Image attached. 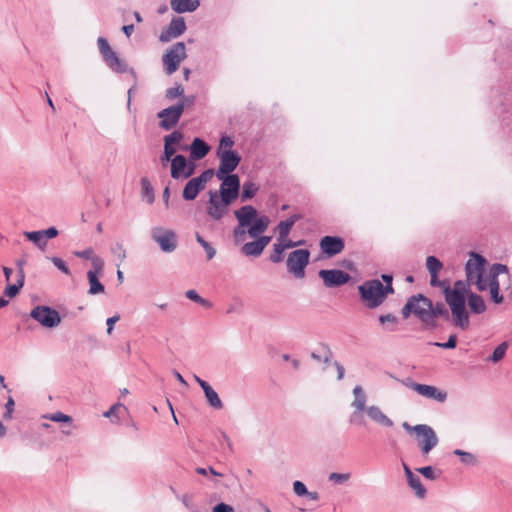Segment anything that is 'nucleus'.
Segmentation results:
<instances>
[{"instance_id":"7ed1b4c3","label":"nucleus","mask_w":512,"mask_h":512,"mask_svg":"<svg viewBox=\"0 0 512 512\" xmlns=\"http://www.w3.org/2000/svg\"><path fill=\"white\" fill-rule=\"evenodd\" d=\"M187 57L184 42H177L172 45L162 57L165 71L168 75L176 72L181 62Z\"/></svg>"},{"instance_id":"6e6552de","label":"nucleus","mask_w":512,"mask_h":512,"mask_svg":"<svg viewBox=\"0 0 512 512\" xmlns=\"http://www.w3.org/2000/svg\"><path fill=\"white\" fill-rule=\"evenodd\" d=\"M217 156L220 160L219 167L215 173L217 178L223 175L231 174L241 162V156L235 150H217Z\"/></svg>"},{"instance_id":"6ab92c4d","label":"nucleus","mask_w":512,"mask_h":512,"mask_svg":"<svg viewBox=\"0 0 512 512\" xmlns=\"http://www.w3.org/2000/svg\"><path fill=\"white\" fill-rule=\"evenodd\" d=\"M186 31V23L183 17H173L169 26L162 30L159 40L163 43L181 36Z\"/></svg>"},{"instance_id":"3c124183","label":"nucleus","mask_w":512,"mask_h":512,"mask_svg":"<svg viewBox=\"0 0 512 512\" xmlns=\"http://www.w3.org/2000/svg\"><path fill=\"white\" fill-rule=\"evenodd\" d=\"M175 153L176 149L174 148V146L164 145L163 155L160 158L162 165L164 166L166 165V163L171 161L173 159V156H175Z\"/></svg>"},{"instance_id":"e433bc0d","label":"nucleus","mask_w":512,"mask_h":512,"mask_svg":"<svg viewBox=\"0 0 512 512\" xmlns=\"http://www.w3.org/2000/svg\"><path fill=\"white\" fill-rule=\"evenodd\" d=\"M453 454L460 457V461L464 465L474 466L478 462L477 457L473 453L466 452L461 449H455Z\"/></svg>"},{"instance_id":"cd10ccee","label":"nucleus","mask_w":512,"mask_h":512,"mask_svg":"<svg viewBox=\"0 0 512 512\" xmlns=\"http://www.w3.org/2000/svg\"><path fill=\"white\" fill-rule=\"evenodd\" d=\"M170 5L176 13L194 12L200 5V0H170Z\"/></svg>"},{"instance_id":"ea45409f","label":"nucleus","mask_w":512,"mask_h":512,"mask_svg":"<svg viewBox=\"0 0 512 512\" xmlns=\"http://www.w3.org/2000/svg\"><path fill=\"white\" fill-rule=\"evenodd\" d=\"M258 191V187L255 183L251 181L244 182L242 186V192H241V200L247 201L251 198H253Z\"/></svg>"},{"instance_id":"c756f323","label":"nucleus","mask_w":512,"mask_h":512,"mask_svg":"<svg viewBox=\"0 0 512 512\" xmlns=\"http://www.w3.org/2000/svg\"><path fill=\"white\" fill-rule=\"evenodd\" d=\"M501 273H508V268L504 264H494L490 268L489 277H488V288L489 290L492 289H500V283L498 280V276Z\"/></svg>"},{"instance_id":"c03bdc74","label":"nucleus","mask_w":512,"mask_h":512,"mask_svg":"<svg viewBox=\"0 0 512 512\" xmlns=\"http://www.w3.org/2000/svg\"><path fill=\"white\" fill-rule=\"evenodd\" d=\"M284 247L280 244V242H277L273 245V251L270 254V261L273 263H280L284 260Z\"/></svg>"},{"instance_id":"f8f14e48","label":"nucleus","mask_w":512,"mask_h":512,"mask_svg":"<svg viewBox=\"0 0 512 512\" xmlns=\"http://www.w3.org/2000/svg\"><path fill=\"white\" fill-rule=\"evenodd\" d=\"M195 171L194 163H188L185 156L178 154L171 160V177L173 179L189 178Z\"/></svg>"},{"instance_id":"338daca9","label":"nucleus","mask_w":512,"mask_h":512,"mask_svg":"<svg viewBox=\"0 0 512 512\" xmlns=\"http://www.w3.org/2000/svg\"><path fill=\"white\" fill-rule=\"evenodd\" d=\"M74 255L76 257L87 259V260H92V258L95 257L94 251H93L92 248H87V249H85L83 251H75Z\"/></svg>"},{"instance_id":"680f3d73","label":"nucleus","mask_w":512,"mask_h":512,"mask_svg":"<svg viewBox=\"0 0 512 512\" xmlns=\"http://www.w3.org/2000/svg\"><path fill=\"white\" fill-rule=\"evenodd\" d=\"M414 298H408L406 304L401 309V314L404 319H407L410 317L411 314H413V302Z\"/></svg>"},{"instance_id":"f704fd0d","label":"nucleus","mask_w":512,"mask_h":512,"mask_svg":"<svg viewBox=\"0 0 512 512\" xmlns=\"http://www.w3.org/2000/svg\"><path fill=\"white\" fill-rule=\"evenodd\" d=\"M407 482L409 487L414 491L415 496L418 499H424L426 497L427 490L423 486L419 476L415 475L414 477L410 478Z\"/></svg>"},{"instance_id":"69168bd1","label":"nucleus","mask_w":512,"mask_h":512,"mask_svg":"<svg viewBox=\"0 0 512 512\" xmlns=\"http://www.w3.org/2000/svg\"><path fill=\"white\" fill-rule=\"evenodd\" d=\"M234 145V140L230 136H222L219 143V148L221 150H228Z\"/></svg>"},{"instance_id":"423d86ee","label":"nucleus","mask_w":512,"mask_h":512,"mask_svg":"<svg viewBox=\"0 0 512 512\" xmlns=\"http://www.w3.org/2000/svg\"><path fill=\"white\" fill-rule=\"evenodd\" d=\"M99 52L102 55L106 65L116 73H124L127 71V65L119 59L117 54L112 50L108 41L104 37L97 40Z\"/></svg>"},{"instance_id":"a878e982","label":"nucleus","mask_w":512,"mask_h":512,"mask_svg":"<svg viewBox=\"0 0 512 512\" xmlns=\"http://www.w3.org/2000/svg\"><path fill=\"white\" fill-rule=\"evenodd\" d=\"M365 412L367 413L368 417L375 423L384 427L393 426V421L386 414H384L378 406H368Z\"/></svg>"},{"instance_id":"8fccbe9b","label":"nucleus","mask_w":512,"mask_h":512,"mask_svg":"<svg viewBox=\"0 0 512 512\" xmlns=\"http://www.w3.org/2000/svg\"><path fill=\"white\" fill-rule=\"evenodd\" d=\"M416 471L429 480H435L440 475V472L438 474L435 473V469L432 466L417 468Z\"/></svg>"},{"instance_id":"1a4fd4ad","label":"nucleus","mask_w":512,"mask_h":512,"mask_svg":"<svg viewBox=\"0 0 512 512\" xmlns=\"http://www.w3.org/2000/svg\"><path fill=\"white\" fill-rule=\"evenodd\" d=\"M213 176L214 170L206 169L199 176L190 179L183 189V198L186 201L194 200L198 193L205 188V185L212 179Z\"/></svg>"},{"instance_id":"7c9ffc66","label":"nucleus","mask_w":512,"mask_h":512,"mask_svg":"<svg viewBox=\"0 0 512 512\" xmlns=\"http://www.w3.org/2000/svg\"><path fill=\"white\" fill-rule=\"evenodd\" d=\"M333 357V353L326 343H320L319 347L316 351L311 353V358L318 362H323L325 364L330 363Z\"/></svg>"},{"instance_id":"f257e3e1","label":"nucleus","mask_w":512,"mask_h":512,"mask_svg":"<svg viewBox=\"0 0 512 512\" xmlns=\"http://www.w3.org/2000/svg\"><path fill=\"white\" fill-rule=\"evenodd\" d=\"M467 292V283L462 280H457L453 288L449 284L444 287V296L451 310L453 324L462 330H467L470 325L469 313L466 309Z\"/></svg>"},{"instance_id":"b1692460","label":"nucleus","mask_w":512,"mask_h":512,"mask_svg":"<svg viewBox=\"0 0 512 512\" xmlns=\"http://www.w3.org/2000/svg\"><path fill=\"white\" fill-rule=\"evenodd\" d=\"M354 400L351 406L355 409L350 416V422H354L358 413L366 410L367 396L360 385H357L353 389Z\"/></svg>"},{"instance_id":"2f4dec72","label":"nucleus","mask_w":512,"mask_h":512,"mask_svg":"<svg viewBox=\"0 0 512 512\" xmlns=\"http://www.w3.org/2000/svg\"><path fill=\"white\" fill-rule=\"evenodd\" d=\"M468 306L474 314H481L486 310V304L482 296L473 292L468 294Z\"/></svg>"},{"instance_id":"de8ad7c7","label":"nucleus","mask_w":512,"mask_h":512,"mask_svg":"<svg viewBox=\"0 0 512 512\" xmlns=\"http://www.w3.org/2000/svg\"><path fill=\"white\" fill-rule=\"evenodd\" d=\"M44 418L53 421V422H63V423H72V417L66 415L62 412H56L52 414L45 415Z\"/></svg>"},{"instance_id":"4468645a","label":"nucleus","mask_w":512,"mask_h":512,"mask_svg":"<svg viewBox=\"0 0 512 512\" xmlns=\"http://www.w3.org/2000/svg\"><path fill=\"white\" fill-rule=\"evenodd\" d=\"M222 181L219 193L222 196L234 201L240 190V178L237 174H226L222 178H218Z\"/></svg>"},{"instance_id":"39448f33","label":"nucleus","mask_w":512,"mask_h":512,"mask_svg":"<svg viewBox=\"0 0 512 512\" xmlns=\"http://www.w3.org/2000/svg\"><path fill=\"white\" fill-rule=\"evenodd\" d=\"M30 316L45 328H55L61 323L58 311L46 305L34 307L30 312Z\"/></svg>"},{"instance_id":"774afa93","label":"nucleus","mask_w":512,"mask_h":512,"mask_svg":"<svg viewBox=\"0 0 512 512\" xmlns=\"http://www.w3.org/2000/svg\"><path fill=\"white\" fill-rule=\"evenodd\" d=\"M212 512H234V509L226 503H219L213 507Z\"/></svg>"},{"instance_id":"0e129e2a","label":"nucleus","mask_w":512,"mask_h":512,"mask_svg":"<svg viewBox=\"0 0 512 512\" xmlns=\"http://www.w3.org/2000/svg\"><path fill=\"white\" fill-rule=\"evenodd\" d=\"M111 251L114 255L118 257V259L122 262L126 258V251L123 248V245L120 243H116L112 248Z\"/></svg>"},{"instance_id":"79ce46f5","label":"nucleus","mask_w":512,"mask_h":512,"mask_svg":"<svg viewBox=\"0 0 512 512\" xmlns=\"http://www.w3.org/2000/svg\"><path fill=\"white\" fill-rule=\"evenodd\" d=\"M185 296L195 302V303H198L199 305L205 307V308H211L212 307V303L210 301H208L207 299H204L203 297H201L196 290L194 289H190V290H187L185 292Z\"/></svg>"},{"instance_id":"0eeeda50","label":"nucleus","mask_w":512,"mask_h":512,"mask_svg":"<svg viewBox=\"0 0 512 512\" xmlns=\"http://www.w3.org/2000/svg\"><path fill=\"white\" fill-rule=\"evenodd\" d=\"M151 238L164 253H172L178 246V238L174 231L155 227L151 231Z\"/></svg>"},{"instance_id":"a18cd8bd","label":"nucleus","mask_w":512,"mask_h":512,"mask_svg":"<svg viewBox=\"0 0 512 512\" xmlns=\"http://www.w3.org/2000/svg\"><path fill=\"white\" fill-rule=\"evenodd\" d=\"M197 242L204 248L207 256V260H211L216 255V250L212 247V245L207 242L203 237H201L198 233L196 234Z\"/></svg>"},{"instance_id":"f03ea898","label":"nucleus","mask_w":512,"mask_h":512,"mask_svg":"<svg viewBox=\"0 0 512 512\" xmlns=\"http://www.w3.org/2000/svg\"><path fill=\"white\" fill-rule=\"evenodd\" d=\"M358 293L362 303L368 309L378 308L390 295L382 288V282L378 279L363 282L358 286Z\"/></svg>"},{"instance_id":"4d7b16f0","label":"nucleus","mask_w":512,"mask_h":512,"mask_svg":"<svg viewBox=\"0 0 512 512\" xmlns=\"http://www.w3.org/2000/svg\"><path fill=\"white\" fill-rule=\"evenodd\" d=\"M195 100H196V98L193 95L182 96L181 100L177 104H175V106H182V113H183L185 108H189L194 105Z\"/></svg>"},{"instance_id":"6e6d98bb","label":"nucleus","mask_w":512,"mask_h":512,"mask_svg":"<svg viewBox=\"0 0 512 512\" xmlns=\"http://www.w3.org/2000/svg\"><path fill=\"white\" fill-rule=\"evenodd\" d=\"M52 263L54 266L59 269L61 272H63L66 275H70L71 271L69 267L66 265V263L59 257H52L51 258Z\"/></svg>"},{"instance_id":"58836bf2","label":"nucleus","mask_w":512,"mask_h":512,"mask_svg":"<svg viewBox=\"0 0 512 512\" xmlns=\"http://www.w3.org/2000/svg\"><path fill=\"white\" fill-rule=\"evenodd\" d=\"M378 320L386 331H394V326L398 323V318L391 313L380 315Z\"/></svg>"},{"instance_id":"c9c22d12","label":"nucleus","mask_w":512,"mask_h":512,"mask_svg":"<svg viewBox=\"0 0 512 512\" xmlns=\"http://www.w3.org/2000/svg\"><path fill=\"white\" fill-rule=\"evenodd\" d=\"M142 198L149 204L154 202V191L150 181L143 177L141 179Z\"/></svg>"},{"instance_id":"412c9836","label":"nucleus","mask_w":512,"mask_h":512,"mask_svg":"<svg viewBox=\"0 0 512 512\" xmlns=\"http://www.w3.org/2000/svg\"><path fill=\"white\" fill-rule=\"evenodd\" d=\"M410 298H414L413 303V315H415L422 323L426 326L428 324L429 308L431 300L423 294L413 295Z\"/></svg>"},{"instance_id":"9d476101","label":"nucleus","mask_w":512,"mask_h":512,"mask_svg":"<svg viewBox=\"0 0 512 512\" xmlns=\"http://www.w3.org/2000/svg\"><path fill=\"white\" fill-rule=\"evenodd\" d=\"M209 195L207 213L213 220L218 221L228 212L233 201L217 192L210 191Z\"/></svg>"},{"instance_id":"09e8293b","label":"nucleus","mask_w":512,"mask_h":512,"mask_svg":"<svg viewBox=\"0 0 512 512\" xmlns=\"http://www.w3.org/2000/svg\"><path fill=\"white\" fill-rule=\"evenodd\" d=\"M184 94V88L182 85L177 84L175 87L168 88L165 93V97L168 100H173L178 97H182Z\"/></svg>"},{"instance_id":"aec40b11","label":"nucleus","mask_w":512,"mask_h":512,"mask_svg":"<svg viewBox=\"0 0 512 512\" xmlns=\"http://www.w3.org/2000/svg\"><path fill=\"white\" fill-rule=\"evenodd\" d=\"M271 241L270 236H262L258 239L246 240L243 242V246L241 247V252L245 256L258 257L263 252L264 248Z\"/></svg>"},{"instance_id":"2eb2a0df","label":"nucleus","mask_w":512,"mask_h":512,"mask_svg":"<svg viewBox=\"0 0 512 512\" xmlns=\"http://www.w3.org/2000/svg\"><path fill=\"white\" fill-rule=\"evenodd\" d=\"M416 438L423 455H427L439 442L436 432L429 425H424L423 430L420 431Z\"/></svg>"},{"instance_id":"4c0bfd02","label":"nucleus","mask_w":512,"mask_h":512,"mask_svg":"<svg viewBox=\"0 0 512 512\" xmlns=\"http://www.w3.org/2000/svg\"><path fill=\"white\" fill-rule=\"evenodd\" d=\"M25 282V276L20 275V278L17 277V281L15 284H8L4 289V295L13 298L15 297L20 289L23 287Z\"/></svg>"},{"instance_id":"37998d69","label":"nucleus","mask_w":512,"mask_h":512,"mask_svg":"<svg viewBox=\"0 0 512 512\" xmlns=\"http://www.w3.org/2000/svg\"><path fill=\"white\" fill-rule=\"evenodd\" d=\"M426 267L429 274H439L443 268V264L437 257L428 256L426 259Z\"/></svg>"},{"instance_id":"473e14b6","label":"nucleus","mask_w":512,"mask_h":512,"mask_svg":"<svg viewBox=\"0 0 512 512\" xmlns=\"http://www.w3.org/2000/svg\"><path fill=\"white\" fill-rule=\"evenodd\" d=\"M203 392L205 394L208 404L214 409H221L223 403L218 393L208 384L203 386Z\"/></svg>"},{"instance_id":"052dcab7","label":"nucleus","mask_w":512,"mask_h":512,"mask_svg":"<svg viewBox=\"0 0 512 512\" xmlns=\"http://www.w3.org/2000/svg\"><path fill=\"white\" fill-rule=\"evenodd\" d=\"M91 264L93 267L92 271L96 272V275L101 274L103 272L104 261L102 258H100L99 256H95L94 258H92Z\"/></svg>"},{"instance_id":"c85d7f7f","label":"nucleus","mask_w":512,"mask_h":512,"mask_svg":"<svg viewBox=\"0 0 512 512\" xmlns=\"http://www.w3.org/2000/svg\"><path fill=\"white\" fill-rule=\"evenodd\" d=\"M238 224H253L257 216V210L251 205H245L235 211Z\"/></svg>"},{"instance_id":"393cba45","label":"nucleus","mask_w":512,"mask_h":512,"mask_svg":"<svg viewBox=\"0 0 512 512\" xmlns=\"http://www.w3.org/2000/svg\"><path fill=\"white\" fill-rule=\"evenodd\" d=\"M190 158L193 161L203 159L210 151V146L202 139L196 137L193 139L190 147Z\"/></svg>"},{"instance_id":"dca6fc26","label":"nucleus","mask_w":512,"mask_h":512,"mask_svg":"<svg viewBox=\"0 0 512 512\" xmlns=\"http://www.w3.org/2000/svg\"><path fill=\"white\" fill-rule=\"evenodd\" d=\"M409 388L416 391L421 396H424L429 399H434L438 402H445L447 399V393L439 390L435 386L426 385V384H420L416 382H410L406 384Z\"/></svg>"},{"instance_id":"bf43d9fd","label":"nucleus","mask_w":512,"mask_h":512,"mask_svg":"<svg viewBox=\"0 0 512 512\" xmlns=\"http://www.w3.org/2000/svg\"><path fill=\"white\" fill-rule=\"evenodd\" d=\"M424 425H425V424H417V425H415V426H411L408 422H403V423H402V427H403V429H404L406 432H408V433H410V434H415L416 436H417L418 434H420V431H422V430H423Z\"/></svg>"},{"instance_id":"a19ab883","label":"nucleus","mask_w":512,"mask_h":512,"mask_svg":"<svg viewBox=\"0 0 512 512\" xmlns=\"http://www.w3.org/2000/svg\"><path fill=\"white\" fill-rule=\"evenodd\" d=\"M508 349V342L504 341L499 344L493 351V353L489 356L488 361L493 363H497L502 360L506 354Z\"/></svg>"},{"instance_id":"72a5a7b5","label":"nucleus","mask_w":512,"mask_h":512,"mask_svg":"<svg viewBox=\"0 0 512 512\" xmlns=\"http://www.w3.org/2000/svg\"><path fill=\"white\" fill-rule=\"evenodd\" d=\"M87 278H88V282H89V290H88L89 294L96 295V294H100V293L104 292L105 287L99 281L98 275H96V272L88 271Z\"/></svg>"},{"instance_id":"864d4df0","label":"nucleus","mask_w":512,"mask_h":512,"mask_svg":"<svg viewBox=\"0 0 512 512\" xmlns=\"http://www.w3.org/2000/svg\"><path fill=\"white\" fill-rule=\"evenodd\" d=\"M434 345L443 349H454L457 345V336L456 334H452L446 342H435Z\"/></svg>"},{"instance_id":"e2e57ef3","label":"nucleus","mask_w":512,"mask_h":512,"mask_svg":"<svg viewBox=\"0 0 512 512\" xmlns=\"http://www.w3.org/2000/svg\"><path fill=\"white\" fill-rule=\"evenodd\" d=\"M293 490L297 496H305V494H308L306 485L299 480L293 483Z\"/></svg>"},{"instance_id":"a211bd4d","label":"nucleus","mask_w":512,"mask_h":512,"mask_svg":"<svg viewBox=\"0 0 512 512\" xmlns=\"http://www.w3.org/2000/svg\"><path fill=\"white\" fill-rule=\"evenodd\" d=\"M268 226H236L234 239L237 244L262 237Z\"/></svg>"},{"instance_id":"49530a36","label":"nucleus","mask_w":512,"mask_h":512,"mask_svg":"<svg viewBox=\"0 0 512 512\" xmlns=\"http://www.w3.org/2000/svg\"><path fill=\"white\" fill-rule=\"evenodd\" d=\"M183 133L175 130L164 137V145L173 146L179 144L183 139Z\"/></svg>"},{"instance_id":"20e7f679","label":"nucleus","mask_w":512,"mask_h":512,"mask_svg":"<svg viewBox=\"0 0 512 512\" xmlns=\"http://www.w3.org/2000/svg\"><path fill=\"white\" fill-rule=\"evenodd\" d=\"M310 252L308 249H297L292 251L287 258V270L298 279L305 276V268L309 263Z\"/></svg>"},{"instance_id":"4be33fe9","label":"nucleus","mask_w":512,"mask_h":512,"mask_svg":"<svg viewBox=\"0 0 512 512\" xmlns=\"http://www.w3.org/2000/svg\"><path fill=\"white\" fill-rule=\"evenodd\" d=\"M344 247V240L338 236H324L320 240L321 251L329 257L341 253Z\"/></svg>"},{"instance_id":"5fc2aeb1","label":"nucleus","mask_w":512,"mask_h":512,"mask_svg":"<svg viewBox=\"0 0 512 512\" xmlns=\"http://www.w3.org/2000/svg\"><path fill=\"white\" fill-rule=\"evenodd\" d=\"M350 478L349 473H336L333 472L329 475V480L336 484H343L348 481Z\"/></svg>"},{"instance_id":"ddd939ff","label":"nucleus","mask_w":512,"mask_h":512,"mask_svg":"<svg viewBox=\"0 0 512 512\" xmlns=\"http://www.w3.org/2000/svg\"><path fill=\"white\" fill-rule=\"evenodd\" d=\"M157 116L160 119L159 127L168 131L179 122L182 116V106H169L161 110Z\"/></svg>"},{"instance_id":"bb28decb","label":"nucleus","mask_w":512,"mask_h":512,"mask_svg":"<svg viewBox=\"0 0 512 512\" xmlns=\"http://www.w3.org/2000/svg\"><path fill=\"white\" fill-rule=\"evenodd\" d=\"M428 310H429L428 324H427L428 327H432V328L436 327V322L434 321V319L436 317H443L446 320H448L450 317L447 308L445 307V305L442 302H437L436 305H433V303L431 302L430 308Z\"/></svg>"},{"instance_id":"f3484780","label":"nucleus","mask_w":512,"mask_h":512,"mask_svg":"<svg viewBox=\"0 0 512 512\" xmlns=\"http://www.w3.org/2000/svg\"><path fill=\"white\" fill-rule=\"evenodd\" d=\"M58 230L54 226H50L48 229L24 232V236L27 240L31 241L39 249L44 250L49 239H52L58 235Z\"/></svg>"},{"instance_id":"13d9d810","label":"nucleus","mask_w":512,"mask_h":512,"mask_svg":"<svg viewBox=\"0 0 512 512\" xmlns=\"http://www.w3.org/2000/svg\"><path fill=\"white\" fill-rule=\"evenodd\" d=\"M424 425H425V424H417V425H415V426H411L408 422H403V423H402V427H403V429H404L406 432H408V433H410V434H415L416 436H417L418 434H420V431H422V430H423Z\"/></svg>"},{"instance_id":"9b49d317","label":"nucleus","mask_w":512,"mask_h":512,"mask_svg":"<svg viewBox=\"0 0 512 512\" xmlns=\"http://www.w3.org/2000/svg\"><path fill=\"white\" fill-rule=\"evenodd\" d=\"M319 277L327 288L340 287L347 284L351 276L349 273L340 269H321L318 272Z\"/></svg>"},{"instance_id":"5701e85b","label":"nucleus","mask_w":512,"mask_h":512,"mask_svg":"<svg viewBox=\"0 0 512 512\" xmlns=\"http://www.w3.org/2000/svg\"><path fill=\"white\" fill-rule=\"evenodd\" d=\"M472 258H470L466 263V275L469 280H473L476 277L481 276L484 272V265L486 260L483 256L472 253Z\"/></svg>"},{"instance_id":"603ef678","label":"nucleus","mask_w":512,"mask_h":512,"mask_svg":"<svg viewBox=\"0 0 512 512\" xmlns=\"http://www.w3.org/2000/svg\"><path fill=\"white\" fill-rule=\"evenodd\" d=\"M382 281L385 283H382V288L389 294L394 293V288L392 285L393 282V276L391 274H382L381 275Z\"/></svg>"}]
</instances>
